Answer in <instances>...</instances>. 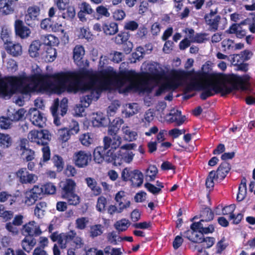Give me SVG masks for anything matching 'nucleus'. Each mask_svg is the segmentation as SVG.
Here are the masks:
<instances>
[{"mask_svg": "<svg viewBox=\"0 0 255 255\" xmlns=\"http://www.w3.org/2000/svg\"><path fill=\"white\" fill-rule=\"evenodd\" d=\"M75 232L71 231L66 234H61L59 235L52 234L51 236V239L53 242L57 241L60 246L61 249H65L67 247V244L72 240L75 237Z\"/></svg>", "mask_w": 255, "mask_h": 255, "instance_id": "obj_13", "label": "nucleus"}, {"mask_svg": "<svg viewBox=\"0 0 255 255\" xmlns=\"http://www.w3.org/2000/svg\"><path fill=\"white\" fill-rule=\"evenodd\" d=\"M128 35L126 33H120L114 38V41L117 44H122L128 40Z\"/></svg>", "mask_w": 255, "mask_h": 255, "instance_id": "obj_63", "label": "nucleus"}, {"mask_svg": "<svg viewBox=\"0 0 255 255\" xmlns=\"http://www.w3.org/2000/svg\"><path fill=\"white\" fill-rule=\"evenodd\" d=\"M40 11V8L37 6L34 5L29 7L25 16V21L26 24L31 25L33 21L38 20Z\"/></svg>", "mask_w": 255, "mask_h": 255, "instance_id": "obj_15", "label": "nucleus"}, {"mask_svg": "<svg viewBox=\"0 0 255 255\" xmlns=\"http://www.w3.org/2000/svg\"><path fill=\"white\" fill-rule=\"evenodd\" d=\"M159 68V65L156 62H145L141 65L142 74L140 76L133 71L121 74L116 71L122 93L131 90L149 93L154 86L160 84L156 91V96L182 86L186 93L203 90L200 98L204 100L216 93H220L225 96L234 90H246L249 78L247 75H219L211 80L205 81L200 72L178 69L171 71L169 77L162 80V75Z\"/></svg>", "mask_w": 255, "mask_h": 255, "instance_id": "obj_1", "label": "nucleus"}, {"mask_svg": "<svg viewBox=\"0 0 255 255\" xmlns=\"http://www.w3.org/2000/svg\"><path fill=\"white\" fill-rule=\"evenodd\" d=\"M71 135H74L78 133L79 131V124L75 121H72L67 128Z\"/></svg>", "mask_w": 255, "mask_h": 255, "instance_id": "obj_52", "label": "nucleus"}, {"mask_svg": "<svg viewBox=\"0 0 255 255\" xmlns=\"http://www.w3.org/2000/svg\"><path fill=\"white\" fill-rule=\"evenodd\" d=\"M76 186L75 182L72 179H68L65 181L61 183L63 194H69L74 193V190Z\"/></svg>", "mask_w": 255, "mask_h": 255, "instance_id": "obj_24", "label": "nucleus"}, {"mask_svg": "<svg viewBox=\"0 0 255 255\" xmlns=\"http://www.w3.org/2000/svg\"><path fill=\"white\" fill-rule=\"evenodd\" d=\"M11 121L8 117H1L0 118V128L2 129H8L10 128L11 125Z\"/></svg>", "mask_w": 255, "mask_h": 255, "instance_id": "obj_58", "label": "nucleus"}, {"mask_svg": "<svg viewBox=\"0 0 255 255\" xmlns=\"http://www.w3.org/2000/svg\"><path fill=\"white\" fill-rule=\"evenodd\" d=\"M66 11L62 13V17L67 20H71L74 18L76 11L74 6L69 5L65 9Z\"/></svg>", "mask_w": 255, "mask_h": 255, "instance_id": "obj_41", "label": "nucleus"}, {"mask_svg": "<svg viewBox=\"0 0 255 255\" xmlns=\"http://www.w3.org/2000/svg\"><path fill=\"white\" fill-rule=\"evenodd\" d=\"M153 118L154 115L152 111L151 110H148L144 113L142 121L145 124H149L153 120Z\"/></svg>", "mask_w": 255, "mask_h": 255, "instance_id": "obj_61", "label": "nucleus"}, {"mask_svg": "<svg viewBox=\"0 0 255 255\" xmlns=\"http://www.w3.org/2000/svg\"><path fill=\"white\" fill-rule=\"evenodd\" d=\"M197 231H198L197 229H193L191 228V230L185 232L184 237L192 242L199 243L202 241L201 237L202 235L201 233H197Z\"/></svg>", "mask_w": 255, "mask_h": 255, "instance_id": "obj_25", "label": "nucleus"}, {"mask_svg": "<svg viewBox=\"0 0 255 255\" xmlns=\"http://www.w3.org/2000/svg\"><path fill=\"white\" fill-rule=\"evenodd\" d=\"M106 204V198L104 196L99 197L98 199L96 205L97 210L100 212H103L105 211Z\"/></svg>", "mask_w": 255, "mask_h": 255, "instance_id": "obj_51", "label": "nucleus"}, {"mask_svg": "<svg viewBox=\"0 0 255 255\" xmlns=\"http://www.w3.org/2000/svg\"><path fill=\"white\" fill-rule=\"evenodd\" d=\"M207 34L206 33H198L196 34L192 39V42H196L199 43H203L208 40L206 37Z\"/></svg>", "mask_w": 255, "mask_h": 255, "instance_id": "obj_59", "label": "nucleus"}, {"mask_svg": "<svg viewBox=\"0 0 255 255\" xmlns=\"http://www.w3.org/2000/svg\"><path fill=\"white\" fill-rule=\"evenodd\" d=\"M89 223V219L86 217H81L76 220V227L80 230L84 229Z\"/></svg>", "mask_w": 255, "mask_h": 255, "instance_id": "obj_48", "label": "nucleus"}, {"mask_svg": "<svg viewBox=\"0 0 255 255\" xmlns=\"http://www.w3.org/2000/svg\"><path fill=\"white\" fill-rule=\"evenodd\" d=\"M116 71L108 67L101 71H78L45 74L40 92L61 93L65 90L85 95L80 99L83 107H88L93 100H98L102 91L112 88L122 92L117 81Z\"/></svg>", "mask_w": 255, "mask_h": 255, "instance_id": "obj_2", "label": "nucleus"}, {"mask_svg": "<svg viewBox=\"0 0 255 255\" xmlns=\"http://www.w3.org/2000/svg\"><path fill=\"white\" fill-rule=\"evenodd\" d=\"M123 138L124 140L128 142H132L136 140L138 137L136 131L132 129L129 126L124 125L121 129Z\"/></svg>", "mask_w": 255, "mask_h": 255, "instance_id": "obj_17", "label": "nucleus"}, {"mask_svg": "<svg viewBox=\"0 0 255 255\" xmlns=\"http://www.w3.org/2000/svg\"><path fill=\"white\" fill-rule=\"evenodd\" d=\"M140 108L136 103H129L124 106V109L122 113L126 118H129L136 114L139 111Z\"/></svg>", "mask_w": 255, "mask_h": 255, "instance_id": "obj_21", "label": "nucleus"}, {"mask_svg": "<svg viewBox=\"0 0 255 255\" xmlns=\"http://www.w3.org/2000/svg\"><path fill=\"white\" fill-rule=\"evenodd\" d=\"M130 225V223L128 219L123 218L116 222L114 226L119 232H123L126 231Z\"/></svg>", "mask_w": 255, "mask_h": 255, "instance_id": "obj_30", "label": "nucleus"}, {"mask_svg": "<svg viewBox=\"0 0 255 255\" xmlns=\"http://www.w3.org/2000/svg\"><path fill=\"white\" fill-rule=\"evenodd\" d=\"M25 203L28 206H30L35 202L38 198L29 190L25 193Z\"/></svg>", "mask_w": 255, "mask_h": 255, "instance_id": "obj_45", "label": "nucleus"}, {"mask_svg": "<svg viewBox=\"0 0 255 255\" xmlns=\"http://www.w3.org/2000/svg\"><path fill=\"white\" fill-rule=\"evenodd\" d=\"M11 34V31L10 28L7 27H3L1 33V37L5 44L10 42L9 36Z\"/></svg>", "mask_w": 255, "mask_h": 255, "instance_id": "obj_50", "label": "nucleus"}, {"mask_svg": "<svg viewBox=\"0 0 255 255\" xmlns=\"http://www.w3.org/2000/svg\"><path fill=\"white\" fill-rule=\"evenodd\" d=\"M71 135L67 128H62L57 131L58 139L62 143L67 142L70 139Z\"/></svg>", "mask_w": 255, "mask_h": 255, "instance_id": "obj_35", "label": "nucleus"}, {"mask_svg": "<svg viewBox=\"0 0 255 255\" xmlns=\"http://www.w3.org/2000/svg\"><path fill=\"white\" fill-rule=\"evenodd\" d=\"M85 54L84 47L80 45H76L73 49V59L74 62L78 64Z\"/></svg>", "mask_w": 255, "mask_h": 255, "instance_id": "obj_32", "label": "nucleus"}, {"mask_svg": "<svg viewBox=\"0 0 255 255\" xmlns=\"http://www.w3.org/2000/svg\"><path fill=\"white\" fill-rule=\"evenodd\" d=\"M157 173V167L155 165H150L145 171V176L149 178V181H152L154 180Z\"/></svg>", "mask_w": 255, "mask_h": 255, "instance_id": "obj_38", "label": "nucleus"}, {"mask_svg": "<svg viewBox=\"0 0 255 255\" xmlns=\"http://www.w3.org/2000/svg\"><path fill=\"white\" fill-rule=\"evenodd\" d=\"M138 27V24L134 20H129L125 22L124 29L128 30L134 31Z\"/></svg>", "mask_w": 255, "mask_h": 255, "instance_id": "obj_54", "label": "nucleus"}, {"mask_svg": "<svg viewBox=\"0 0 255 255\" xmlns=\"http://www.w3.org/2000/svg\"><path fill=\"white\" fill-rule=\"evenodd\" d=\"M41 42L39 40H33L30 44L28 52L30 57H36L39 55V51L41 46Z\"/></svg>", "mask_w": 255, "mask_h": 255, "instance_id": "obj_27", "label": "nucleus"}, {"mask_svg": "<svg viewBox=\"0 0 255 255\" xmlns=\"http://www.w3.org/2000/svg\"><path fill=\"white\" fill-rule=\"evenodd\" d=\"M21 158L26 162L32 161L35 158V152L33 150L29 149H25L21 151Z\"/></svg>", "mask_w": 255, "mask_h": 255, "instance_id": "obj_37", "label": "nucleus"}, {"mask_svg": "<svg viewBox=\"0 0 255 255\" xmlns=\"http://www.w3.org/2000/svg\"><path fill=\"white\" fill-rule=\"evenodd\" d=\"M90 120L94 127H105L109 124V120L101 112L94 113L90 116Z\"/></svg>", "mask_w": 255, "mask_h": 255, "instance_id": "obj_14", "label": "nucleus"}, {"mask_svg": "<svg viewBox=\"0 0 255 255\" xmlns=\"http://www.w3.org/2000/svg\"><path fill=\"white\" fill-rule=\"evenodd\" d=\"M121 178L123 181H130L134 187H140L143 182V175L140 171L137 169L132 170L128 167L123 170Z\"/></svg>", "mask_w": 255, "mask_h": 255, "instance_id": "obj_4", "label": "nucleus"}, {"mask_svg": "<svg viewBox=\"0 0 255 255\" xmlns=\"http://www.w3.org/2000/svg\"><path fill=\"white\" fill-rule=\"evenodd\" d=\"M230 169L229 164L227 162H223L219 167L216 172L217 177L224 178Z\"/></svg>", "mask_w": 255, "mask_h": 255, "instance_id": "obj_34", "label": "nucleus"}, {"mask_svg": "<svg viewBox=\"0 0 255 255\" xmlns=\"http://www.w3.org/2000/svg\"><path fill=\"white\" fill-rule=\"evenodd\" d=\"M201 239L202 241L199 244H203L204 248L208 249L213 246L215 243V239L212 237L203 238V235H201Z\"/></svg>", "mask_w": 255, "mask_h": 255, "instance_id": "obj_49", "label": "nucleus"}, {"mask_svg": "<svg viewBox=\"0 0 255 255\" xmlns=\"http://www.w3.org/2000/svg\"><path fill=\"white\" fill-rule=\"evenodd\" d=\"M108 242L113 245H117L118 242L122 241V238L120 237L115 232H112L108 233L107 235Z\"/></svg>", "mask_w": 255, "mask_h": 255, "instance_id": "obj_47", "label": "nucleus"}, {"mask_svg": "<svg viewBox=\"0 0 255 255\" xmlns=\"http://www.w3.org/2000/svg\"><path fill=\"white\" fill-rule=\"evenodd\" d=\"M15 4L13 0H0V12L3 15H8L13 13Z\"/></svg>", "mask_w": 255, "mask_h": 255, "instance_id": "obj_19", "label": "nucleus"}, {"mask_svg": "<svg viewBox=\"0 0 255 255\" xmlns=\"http://www.w3.org/2000/svg\"><path fill=\"white\" fill-rule=\"evenodd\" d=\"M6 230L11 234L12 236H16L19 234L18 229L11 223H7L5 225Z\"/></svg>", "mask_w": 255, "mask_h": 255, "instance_id": "obj_62", "label": "nucleus"}, {"mask_svg": "<svg viewBox=\"0 0 255 255\" xmlns=\"http://www.w3.org/2000/svg\"><path fill=\"white\" fill-rule=\"evenodd\" d=\"M28 118L32 124L35 126L42 128L45 125L46 118L43 114L36 108L29 109Z\"/></svg>", "mask_w": 255, "mask_h": 255, "instance_id": "obj_10", "label": "nucleus"}, {"mask_svg": "<svg viewBox=\"0 0 255 255\" xmlns=\"http://www.w3.org/2000/svg\"><path fill=\"white\" fill-rule=\"evenodd\" d=\"M28 140L38 145H45L49 140V135L46 130H33L27 135Z\"/></svg>", "mask_w": 255, "mask_h": 255, "instance_id": "obj_6", "label": "nucleus"}, {"mask_svg": "<svg viewBox=\"0 0 255 255\" xmlns=\"http://www.w3.org/2000/svg\"><path fill=\"white\" fill-rule=\"evenodd\" d=\"M216 176L217 177L216 172L212 171L210 172L206 181V185L207 188L213 187L214 185V180Z\"/></svg>", "mask_w": 255, "mask_h": 255, "instance_id": "obj_57", "label": "nucleus"}, {"mask_svg": "<svg viewBox=\"0 0 255 255\" xmlns=\"http://www.w3.org/2000/svg\"><path fill=\"white\" fill-rule=\"evenodd\" d=\"M104 231V226L100 224L93 225L90 227V236L94 238L101 235Z\"/></svg>", "mask_w": 255, "mask_h": 255, "instance_id": "obj_40", "label": "nucleus"}, {"mask_svg": "<svg viewBox=\"0 0 255 255\" xmlns=\"http://www.w3.org/2000/svg\"><path fill=\"white\" fill-rule=\"evenodd\" d=\"M79 139L81 143L84 146H89L93 142V136L89 133L81 135Z\"/></svg>", "mask_w": 255, "mask_h": 255, "instance_id": "obj_44", "label": "nucleus"}, {"mask_svg": "<svg viewBox=\"0 0 255 255\" xmlns=\"http://www.w3.org/2000/svg\"><path fill=\"white\" fill-rule=\"evenodd\" d=\"M16 197L8 193L7 192L2 191L0 193V202H5L7 201L9 202L10 205L15 201Z\"/></svg>", "mask_w": 255, "mask_h": 255, "instance_id": "obj_42", "label": "nucleus"}, {"mask_svg": "<svg viewBox=\"0 0 255 255\" xmlns=\"http://www.w3.org/2000/svg\"><path fill=\"white\" fill-rule=\"evenodd\" d=\"M36 240L31 238L25 237L21 242V246L24 250L29 253L36 245Z\"/></svg>", "mask_w": 255, "mask_h": 255, "instance_id": "obj_31", "label": "nucleus"}, {"mask_svg": "<svg viewBox=\"0 0 255 255\" xmlns=\"http://www.w3.org/2000/svg\"><path fill=\"white\" fill-rule=\"evenodd\" d=\"M220 19V16L216 14H209L205 16L206 23L210 25V27L214 30L217 29Z\"/></svg>", "mask_w": 255, "mask_h": 255, "instance_id": "obj_26", "label": "nucleus"}, {"mask_svg": "<svg viewBox=\"0 0 255 255\" xmlns=\"http://www.w3.org/2000/svg\"><path fill=\"white\" fill-rule=\"evenodd\" d=\"M185 132V131L184 129H179L177 128H174L168 131V135L173 138H177L180 135L184 133Z\"/></svg>", "mask_w": 255, "mask_h": 255, "instance_id": "obj_60", "label": "nucleus"}, {"mask_svg": "<svg viewBox=\"0 0 255 255\" xmlns=\"http://www.w3.org/2000/svg\"><path fill=\"white\" fill-rule=\"evenodd\" d=\"M46 208V203L44 202H40L37 203L34 209V213L35 216L38 218H41L44 215Z\"/></svg>", "mask_w": 255, "mask_h": 255, "instance_id": "obj_36", "label": "nucleus"}, {"mask_svg": "<svg viewBox=\"0 0 255 255\" xmlns=\"http://www.w3.org/2000/svg\"><path fill=\"white\" fill-rule=\"evenodd\" d=\"M25 111L23 109H20L17 111L8 110L7 115L11 121H18L23 118Z\"/></svg>", "mask_w": 255, "mask_h": 255, "instance_id": "obj_29", "label": "nucleus"}, {"mask_svg": "<svg viewBox=\"0 0 255 255\" xmlns=\"http://www.w3.org/2000/svg\"><path fill=\"white\" fill-rule=\"evenodd\" d=\"M201 217L204 219L206 222L210 221L213 220L214 214L212 211L208 208H206L201 212Z\"/></svg>", "mask_w": 255, "mask_h": 255, "instance_id": "obj_46", "label": "nucleus"}, {"mask_svg": "<svg viewBox=\"0 0 255 255\" xmlns=\"http://www.w3.org/2000/svg\"><path fill=\"white\" fill-rule=\"evenodd\" d=\"M91 160V153L86 151H79L75 152L73 156L74 163L79 168H84L87 166Z\"/></svg>", "mask_w": 255, "mask_h": 255, "instance_id": "obj_9", "label": "nucleus"}, {"mask_svg": "<svg viewBox=\"0 0 255 255\" xmlns=\"http://www.w3.org/2000/svg\"><path fill=\"white\" fill-rule=\"evenodd\" d=\"M104 32L107 35H113L118 32V25L115 22L105 23L102 26Z\"/></svg>", "mask_w": 255, "mask_h": 255, "instance_id": "obj_22", "label": "nucleus"}, {"mask_svg": "<svg viewBox=\"0 0 255 255\" xmlns=\"http://www.w3.org/2000/svg\"><path fill=\"white\" fill-rule=\"evenodd\" d=\"M231 59L229 60L232 64L234 65H237L242 64L245 61L241 54H233L231 55Z\"/></svg>", "mask_w": 255, "mask_h": 255, "instance_id": "obj_55", "label": "nucleus"}, {"mask_svg": "<svg viewBox=\"0 0 255 255\" xmlns=\"http://www.w3.org/2000/svg\"><path fill=\"white\" fill-rule=\"evenodd\" d=\"M40 39L44 44L50 46V47L57 45L59 43L58 38L52 34L41 35Z\"/></svg>", "mask_w": 255, "mask_h": 255, "instance_id": "obj_28", "label": "nucleus"}, {"mask_svg": "<svg viewBox=\"0 0 255 255\" xmlns=\"http://www.w3.org/2000/svg\"><path fill=\"white\" fill-rule=\"evenodd\" d=\"M245 22H242L240 24H234L229 29L227 30V32L229 33L233 34L235 33L237 36L239 38H242L246 35V32L244 29H243L241 25L245 24Z\"/></svg>", "mask_w": 255, "mask_h": 255, "instance_id": "obj_23", "label": "nucleus"}, {"mask_svg": "<svg viewBox=\"0 0 255 255\" xmlns=\"http://www.w3.org/2000/svg\"><path fill=\"white\" fill-rule=\"evenodd\" d=\"M206 221L204 219H201L199 222H195L191 225V228L193 229H197L200 233L201 234L205 227L206 226L205 223Z\"/></svg>", "mask_w": 255, "mask_h": 255, "instance_id": "obj_56", "label": "nucleus"}, {"mask_svg": "<svg viewBox=\"0 0 255 255\" xmlns=\"http://www.w3.org/2000/svg\"><path fill=\"white\" fill-rule=\"evenodd\" d=\"M44 194H53L56 192V186L52 183H47L43 185Z\"/></svg>", "mask_w": 255, "mask_h": 255, "instance_id": "obj_53", "label": "nucleus"}, {"mask_svg": "<svg viewBox=\"0 0 255 255\" xmlns=\"http://www.w3.org/2000/svg\"><path fill=\"white\" fill-rule=\"evenodd\" d=\"M62 197L66 199L70 205H76L80 202L79 197L74 193L69 194H63Z\"/></svg>", "mask_w": 255, "mask_h": 255, "instance_id": "obj_39", "label": "nucleus"}, {"mask_svg": "<svg viewBox=\"0 0 255 255\" xmlns=\"http://www.w3.org/2000/svg\"><path fill=\"white\" fill-rule=\"evenodd\" d=\"M12 139L7 134L0 133V145L4 147H8L11 145Z\"/></svg>", "mask_w": 255, "mask_h": 255, "instance_id": "obj_43", "label": "nucleus"}, {"mask_svg": "<svg viewBox=\"0 0 255 255\" xmlns=\"http://www.w3.org/2000/svg\"><path fill=\"white\" fill-rule=\"evenodd\" d=\"M96 12L101 16L108 17L110 16V13L108 9L103 5L98 6L96 8Z\"/></svg>", "mask_w": 255, "mask_h": 255, "instance_id": "obj_64", "label": "nucleus"}, {"mask_svg": "<svg viewBox=\"0 0 255 255\" xmlns=\"http://www.w3.org/2000/svg\"><path fill=\"white\" fill-rule=\"evenodd\" d=\"M136 147V144L134 143H128L123 144L116 153L113 152L112 161H114L115 163L119 165H121L123 162L130 163L135 155L131 150Z\"/></svg>", "mask_w": 255, "mask_h": 255, "instance_id": "obj_3", "label": "nucleus"}, {"mask_svg": "<svg viewBox=\"0 0 255 255\" xmlns=\"http://www.w3.org/2000/svg\"><path fill=\"white\" fill-rule=\"evenodd\" d=\"M14 28L16 33L22 39L26 38L30 36L31 34L30 29L22 25V21L17 19L14 23Z\"/></svg>", "mask_w": 255, "mask_h": 255, "instance_id": "obj_18", "label": "nucleus"}, {"mask_svg": "<svg viewBox=\"0 0 255 255\" xmlns=\"http://www.w3.org/2000/svg\"><path fill=\"white\" fill-rule=\"evenodd\" d=\"M15 176L18 181L23 184H34L38 180V176L29 172L25 167L19 169L15 172Z\"/></svg>", "mask_w": 255, "mask_h": 255, "instance_id": "obj_7", "label": "nucleus"}, {"mask_svg": "<svg viewBox=\"0 0 255 255\" xmlns=\"http://www.w3.org/2000/svg\"><path fill=\"white\" fill-rule=\"evenodd\" d=\"M94 160L98 163H101L104 160L107 162L112 161L113 152L111 149L99 146L96 148L93 153Z\"/></svg>", "mask_w": 255, "mask_h": 255, "instance_id": "obj_8", "label": "nucleus"}, {"mask_svg": "<svg viewBox=\"0 0 255 255\" xmlns=\"http://www.w3.org/2000/svg\"><path fill=\"white\" fill-rule=\"evenodd\" d=\"M21 233L25 236H37L40 235L42 232L39 225L35 221H32L22 226Z\"/></svg>", "mask_w": 255, "mask_h": 255, "instance_id": "obj_12", "label": "nucleus"}, {"mask_svg": "<svg viewBox=\"0 0 255 255\" xmlns=\"http://www.w3.org/2000/svg\"><path fill=\"white\" fill-rule=\"evenodd\" d=\"M67 103L68 100L66 98H63L59 105V100L56 99L54 100L53 105L51 107V111L54 118V123L57 126L61 125L58 115H60L63 117L67 112Z\"/></svg>", "mask_w": 255, "mask_h": 255, "instance_id": "obj_5", "label": "nucleus"}, {"mask_svg": "<svg viewBox=\"0 0 255 255\" xmlns=\"http://www.w3.org/2000/svg\"><path fill=\"white\" fill-rule=\"evenodd\" d=\"M168 123L175 122L178 126L182 125L185 120V117L181 116V112L175 109L171 110L169 113H162L161 115Z\"/></svg>", "mask_w": 255, "mask_h": 255, "instance_id": "obj_11", "label": "nucleus"}, {"mask_svg": "<svg viewBox=\"0 0 255 255\" xmlns=\"http://www.w3.org/2000/svg\"><path fill=\"white\" fill-rule=\"evenodd\" d=\"M6 51L12 56L17 57L22 53V47L20 44L10 42L5 46Z\"/></svg>", "mask_w": 255, "mask_h": 255, "instance_id": "obj_20", "label": "nucleus"}, {"mask_svg": "<svg viewBox=\"0 0 255 255\" xmlns=\"http://www.w3.org/2000/svg\"><path fill=\"white\" fill-rule=\"evenodd\" d=\"M122 138L119 135H115L112 137L106 136L104 138V146L108 149L111 148V149H116L120 148L122 144Z\"/></svg>", "mask_w": 255, "mask_h": 255, "instance_id": "obj_16", "label": "nucleus"}, {"mask_svg": "<svg viewBox=\"0 0 255 255\" xmlns=\"http://www.w3.org/2000/svg\"><path fill=\"white\" fill-rule=\"evenodd\" d=\"M56 56V49L52 47H49L47 48L43 58L46 62H51L54 61Z\"/></svg>", "mask_w": 255, "mask_h": 255, "instance_id": "obj_33", "label": "nucleus"}]
</instances>
